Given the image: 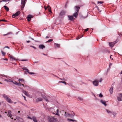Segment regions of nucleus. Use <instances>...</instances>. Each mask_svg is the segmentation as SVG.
Wrapping results in <instances>:
<instances>
[{"instance_id": "obj_1", "label": "nucleus", "mask_w": 122, "mask_h": 122, "mask_svg": "<svg viewBox=\"0 0 122 122\" xmlns=\"http://www.w3.org/2000/svg\"><path fill=\"white\" fill-rule=\"evenodd\" d=\"M48 121L49 122H57L58 120L54 117L50 116L48 117Z\"/></svg>"}, {"instance_id": "obj_2", "label": "nucleus", "mask_w": 122, "mask_h": 122, "mask_svg": "<svg viewBox=\"0 0 122 122\" xmlns=\"http://www.w3.org/2000/svg\"><path fill=\"white\" fill-rule=\"evenodd\" d=\"M3 96L4 99H5L6 101L9 103H12L13 102L11 99L7 97V96L4 94L3 95Z\"/></svg>"}, {"instance_id": "obj_3", "label": "nucleus", "mask_w": 122, "mask_h": 122, "mask_svg": "<svg viewBox=\"0 0 122 122\" xmlns=\"http://www.w3.org/2000/svg\"><path fill=\"white\" fill-rule=\"evenodd\" d=\"M107 112L109 114L111 117L112 116V114L113 115V117H115L117 114V113L115 112H112L109 110L106 109V110Z\"/></svg>"}, {"instance_id": "obj_4", "label": "nucleus", "mask_w": 122, "mask_h": 122, "mask_svg": "<svg viewBox=\"0 0 122 122\" xmlns=\"http://www.w3.org/2000/svg\"><path fill=\"white\" fill-rule=\"evenodd\" d=\"M41 96L47 102H49L50 101H51V100L50 99V97H46L45 95H43L42 94L41 95Z\"/></svg>"}, {"instance_id": "obj_5", "label": "nucleus", "mask_w": 122, "mask_h": 122, "mask_svg": "<svg viewBox=\"0 0 122 122\" xmlns=\"http://www.w3.org/2000/svg\"><path fill=\"white\" fill-rule=\"evenodd\" d=\"M117 99L119 101H122V93H119L117 97Z\"/></svg>"}, {"instance_id": "obj_6", "label": "nucleus", "mask_w": 122, "mask_h": 122, "mask_svg": "<svg viewBox=\"0 0 122 122\" xmlns=\"http://www.w3.org/2000/svg\"><path fill=\"white\" fill-rule=\"evenodd\" d=\"M26 0H22L21 1V4L22 5L21 6V10H22L24 7Z\"/></svg>"}, {"instance_id": "obj_7", "label": "nucleus", "mask_w": 122, "mask_h": 122, "mask_svg": "<svg viewBox=\"0 0 122 122\" xmlns=\"http://www.w3.org/2000/svg\"><path fill=\"white\" fill-rule=\"evenodd\" d=\"M117 41V40H116V41L112 42H109V44L110 46L112 47H113V46L118 41Z\"/></svg>"}, {"instance_id": "obj_8", "label": "nucleus", "mask_w": 122, "mask_h": 122, "mask_svg": "<svg viewBox=\"0 0 122 122\" xmlns=\"http://www.w3.org/2000/svg\"><path fill=\"white\" fill-rule=\"evenodd\" d=\"M93 83L94 85L96 86H97L98 85L99 82L98 81L95 80L93 81Z\"/></svg>"}, {"instance_id": "obj_9", "label": "nucleus", "mask_w": 122, "mask_h": 122, "mask_svg": "<svg viewBox=\"0 0 122 122\" xmlns=\"http://www.w3.org/2000/svg\"><path fill=\"white\" fill-rule=\"evenodd\" d=\"M32 15H28L27 17V20L28 21H30L31 20V18H33Z\"/></svg>"}, {"instance_id": "obj_10", "label": "nucleus", "mask_w": 122, "mask_h": 122, "mask_svg": "<svg viewBox=\"0 0 122 122\" xmlns=\"http://www.w3.org/2000/svg\"><path fill=\"white\" fill-rule=\"evenodd\" d=\"M20 14V11H18L14 14L13 15H12V17H13V16H14L15 17L17 16Z\"/></svg>"}, {"instance_id": "obj_11", "label": "nucleus", "mask_w": 122, "mask_h": 122, "mask_svg": "<svg viewBox=\"0 0 122 122\" xmlns=\"http://www.w3.org/2000/svg\"><path fill=\"white\" fill-rule=\"evenodd\" d=\"M100 102L102 104L104 105L105 106H106L107 105V104L106 103V102L104 100H101L100 101Z\"/></svg>"}, {"instance_id": "obj_12", "label": "nucleus", "mask_w": 122, "mask_h": 122, "mask_svg": "<svg viewBox=\"0 0 122 122\" xmlns=\"http://www.w3.org/2000/svg\"><path fill=\"white\" fill-rule=\"evenodd\" d=\"M75 10H76V12L78 13L79 9L80 8V7L79 6H75Z\"/></svg>"}, {"instance_id": "obj_13", "label": "nucleus", "mask_w": 122, "mask_h": 122, "mask_svg": "<svg viewBox=\"0 0 122 122\" xmlns=\"http://www.w3.org/2000/svg\"><path fill=\"white\" fill-rule=\"evenodd\" d=\"M43 100V98L41 97L38 98L36 99V102H38L42 101Z\"/></svg>"}, {"instance_id": "obj_14", "label": "nucleus", "mask_w": 122, "mask_h": 122, "mask_svg": "<svg viewBox=\"0 0 122 122\" xmlns=\"http://www.w3.org/2000/svg\"><path fill=\"white\" fill-rule=\"evenodd\" d=\"M45 46L43 45H39V47L40 49H43L44 48H45Z\"/></svg>"}, {"instance_id": "obj_15", "label": "nucleus", "mask_w": 122, "mask_h": 122, "mask_svg": "<svg viewBox=\"0 0 122 122\" xmlns=\"http://www.w3.org/2000/svg\"><path fill=\"white\" fill-rule=\"evenodd\" d=\"M68 17L69 18V20H73L74 19H73V16H71L69 15H68Z\"/></svg>"}, {"instance_id": "obj_16", "label": "nucleus", "mask_w": 122, "mask_h": 122, "mask_svg": "<svg viewBox=\"0 0 122 122\" xmlns=\"http://www.w3.org/2000/svg\"><path fill=\"white\" fill-rule=\"evenodd\" d=\"M70 115H71V114H69L67 113H66V112H65V116L66 117H71V116H70Z\"/></svg>"}, {"instance_id": "obj_17", "label": "nucleus", "mask_w": 122, "mask_h": 122, "mask_svg": "<svg viewBox=\"0 0 122 122\" xmlns=\"http://www.w3.org/2000/svg\"><path fill=\"white\" fill-rule=\"evenodd\" d=\"M65 11H62L60 13L59 15H60L61 16H63L65 14Z\"/></svg>"}, {"instance_id": "obj_18", "label": "nucleus", "mask_w": 122, "mask_h": 122, "mask_svg": "<svg viewBox=\"0 0 122 122\" xmlns=\"http://www.w3.org/2000/svg\"><path fill=\"white\" fill-rule=\"evenodd\" d=\"M11 112L10 111H9L8 112V114H7V116H8L9 117H11Z\"/></svg>"}, {"instance_id": "obj_19", "label": "nucleus", "mask_w": 122, "mask_h": 122, "mask_svg": "<svg viewBox=\"0 0 122 122\" xmlns=\"http://www.w3.org/2000/svg\"><path fill=\"white\" fill-rule=\"evenodd\" d=\"M47 8H48V10L49 12H50L51 13H52L51 8L50 7V6L49 5H48L47 7Z\"/></svg>"}, {"instance_id": "obj_20", "label": "nucleus", "mask_w": 122, "mask_h": 122, "mask_svg": "<svg viewBox=\"0 0 122 122\" xmlns=\"http://www.w3.org/2000/svg\"><path fill=\"white\" fill-rule=\"evenodd\" d=\"M113 87H112L109 89V91L111 94H112L113 93Z\"/></svg>"}, {"instance_id": "obj_21", "label": "nucleus", "mask_w": 122, "mask_h": 122, "mask_svg": "<svg viewBox=\"0 0 122 122\" xmlns=\"http://www.w3.org/2000/svg\"><path fill=\"white\" fill-rule=\"evenodd\" d=\"M32 119L34 122H37V121L36 119V117H32Z\"/></svg>"}, {"instance_id": "obj_22", "label": "nucleus", "mask_w": 122, "mask_h": 122, "mask_svg": "<svg viewBox=\"0 0 122 122\" xmlns=\"http://www.w3.org/2000/svg\"><path fill=\"white\" fill-rule=\"evenodd\" d=\"M4 7L5 9L7 11H8L9 10V9L6 6H4Z\"/></svg>"}, {"instance_id": "obj_23", "label": "nucleus", "mask_w": 122, "mask_h": 122, "mask_svg": "<svg viewBox=\"0 0 122 122\" xmlns=\"http://www.w3.org/2000/svg\"><path fill=\"white\" fill-rule=\"evenodd\" d=\"M78 13L76 12L75 13H74L73 14V16H74L76 18L77 16L78 15Z\"/></svg>"}, {"instance_id": "obj_24", "label": "nucleus", "mask_w": 122, "mask_h": 122, "mask_svg": "<svg viewBox=\"0 0 122 122\" xmlns=\"http://www.w3.org/2000/svg\"><path fill=\"white\" fill-rule=\"evenodd\" d=\"M22 92L24 93L26 95V96H28V94L27 93V92H26V91L24 90H23L22 91Z\"/></svg>"}, {"instance_id": "obj_25", "label": "nucleus", "mask_w": 122, "mask_h": 122, "mask_svg": "<svg viewBox=\"0 0 122 122\" xmlns=\"http://www.w3.org/2000/svg\"><path fill=\"white\" fill-rule=\"evenodd\" d=\"M67 119L69 121H73V122L75 121V122H77V121L75 120H74L72 119H71L68 118V119Z\"/></svg>"}, {"instance_id": "obj_26", "label": "nucleus", "mask_w": 122, "mask_h": 122, "mask_svg": "<svg viewBox=\"0 0 122 122\" xmlns=\"http://www.w3.org/2000/svg\"><path fill=\"white\" fill-rule=\"evenodd\" d=\"M72 112L73 113V114L72 113H71V114L70 116H71V117H73L75 115V113H74L72 111Z\"/></svg>"}, {"instance_id": "obj_27", "label": "nucleus", "mask_w": 122, "mask_h": 122, "mask_svg": "<svg viewBox=\"0 0 122 122\" xmlns=\"http://www.w3.org/2000/svg\"><path fill=\"white\" fill-rule=\"evenodd\" d=\"M18 81H22L23 82H24L25 81L23 79L20 78L19 79Z\"/></svg>"}, {"instance_id": "obj_28", "label": "nucleus", "mask_w": 122, "mask_h": 122, "mask_svg": "<svg viewBox=\"0 0 122 122\" xmlns=\"http://www.w3.org/2000/svg\"><path fill=\"white\" fill-rule=\"evenodd\" d=\"M54 44L55 45H56L57 47L58 48H59L60 47V45L59 44L55 43Z\"/></svg>"}, {"instance_id": "obj_29", "label": "nucleus", "mask_w": 122, "mask_h": 122, "mask_svg": "<svg viewBox=\"0 0 122 122\" xmlns=\"http://www.w3.org/2000/svg\"><path fill=\"white\" fill-rule=\"evenodd\" d=\"M78 99L81 101H82L83 100V99L81 97H78Z\"/></svg>"}, {"instance_id": "obj_30", "label": "nucleus", "mask_w": 122, "mask_h": 122, "mask_svg": "<svg viewBox=\"0 0 122 122\" xmlns=\"http://www.w3.org/2000/svg\"><path fill=\"white\" fill-rule=\"evenodd\" d=\"M10 58L11 59H13L14 60H16V59L14 57H13V56H12L11 55L10 56Z\"/></svg>"}, {"instance_id": "obj_31", "label": "nucleus", "mask_w": 122, "mask_h": 122, "mask_svg": "<svg viewBox=\"0 0 122 122\" xmlns=\"http://www.w3.org/2000/svg\"><path fill=\"white\" fill-rule=\"evenodd\" d=\"M12 82L15 85H16L17 84V82L16 81H13Z\"/></svg>"}, {"instance_id": "obj_32", "label": "nucleus", "mask_w": 122, "mask_h": 122, "mask_svg": "<svg viewBox=\"0 0 122 122\" xmlns=\"http://www.w3.org/2000/svg\"><path fill=\"white\" fill-rule=\"evenodd\" d=\"M53 40V39H50L48 41H47L46 42V43L47 42H50Z\"/></svg>"}, {"instance_id": "obj_33", "label": "nucleus", "mask_w": 122, "mask_h": 122, "mask_svg": "<svg viewBox=\"0 0 122 122\" xmlns=\"http://www.w3.org/2000/svg\"><path fill=\"white\" fill-rule=\"evenodd\" d=\"M12 34V33L11 32H9L8 33L6 34H4V36H6L7 35H9V34Z\"/></svg>"}, {"instance_id": "obj_34", "label": "nucleus", "mask_w": 122, "mask_h": 122, "mask_svg": "<svg viewBox=\"0 0 122 122\" xmlns=\"http://www.w3.org/2000/svg\"><path fill=\"white\" fill-rule=\"evenodd\" d=\"M16 85H18L19 86H22V84L21 83H17Z\"/></svg>"}, {"instance_id": "obj_35", "label": "nucleus", "mask_w": 122, "mask_h": 122, "mask_svg": "<svg viewBox=\"0 0 122 122\" xmlns=\"http://www.w3.org/2000/svg\"><path fill=\"white\" fill-rule=\"evenodd\" d=\"M1 53L2 54V55L4 56L5 55V52H3V51H1Z\"/></svg>"}, {"instance_id": "obj_36", "label": "nucleus", "mask_w": 122, "mask_h": 122, "mask_svg": "<svg viewBox=\"0 0 122 122\" xmlns=\"http://www.w3.org/2000/svg\"><path fill=\"white\" fill-rule=\"evenodd\" d=\"M28 73L30 75L35 74V73H34L33 72H29V71Z\"/></svg>"}, {"instance_id": "obj_37", "label": "nucleus", "mask_w": 122, "mask_h": 122, "mask_svg": "<svg viewBox=\"0 0 122 122\" xmlns=\"http://www.w3.org/2000/svg\"><path fill=\"white\" fill-rule=\"evenodd\" d=\"M59 82V83H64L65 85H66V82L64 81H60Z\"/></svg>"}, {"instance_id": "obj_38", "label": "nucleus", "mask_w": 122, "mask_h": 122, "mask_svg": "<svg viewBox=\"0 0 122 122\" xmlns=\"http://www.w3.org/2000/svg\"><path fill=\"white\" fill-rule=\"evenodd\" d=\"M99 96L100 97H103V95H102V94H101V93L99 95Z\"/></svg>"}, {"instance_id": "obj_39", "label": "nucleus", "mask_w": 122, "mask_h": 122, "mask_svg": "<svg viewBox=\"0 0 122 122\" xmlns=\"http://www.w3.org/2000/svg\"><path fill=\"white\" fill-rule=\"evenodd\" d=\"M30 47L33 48L34 49H36V47H35L34 46H30Z\"/></svg>"}, {"instance_id": "obj_40", "label": "nucleus", "mask_w": 122, "mask_h": 122, "mask_svg": "<svg viewBox=\"0 0 122 122\" xmlns=\"http://www.w3.org/2000/svg\"><path fill=\"white\" fill-rule=\"evenodd\" d=\"M110 68H108V69H107V73H106V75H107V72L108 71H109L110 69Z\"/></svg>"}, {"instance_id": "obj_41", "label": "nucleus", "mask_w": 122, "mask_h": 122, "mask_svg": "<svg viewBox=\"0 0 122 122\" xmlns=\"http://www.w3.org/2000/svg\"><path fill=\"white\" fill-rule=\"evenodd\" d=\"M103 2H102L101 1H98V4L99 3L101 4H102V3H103Z\"/></svg>"}, {"instance_id": "obj_42", "label": "nucleus", "mask_w": 122, "mask_h": 122, "mask_svg": "<svg viewBox=\"0 0 122 122\" xmlns=\"http://www.w3.org/2000/svg\"><path fill=\"white\" fill-rule=\"evenodd\" d=\"M13 81L11 80L10 79H8V82H12Z\"/></svg>"}, {"instance_id": "obj_43", "label": "nucleus", "mask_w": 122, "mask_h": 122, "mask_svg": "<svg viewBox=\"0 0 122 122\" xmlns=\"http://www.w3.org/2000/svg\"><path fill=\"white\" fill-rule=\"evenodd\" d=\"M1 76L3 77H7V76L4 75H0Z\"/></svg>"}, {"instance_id": "obj_44", "label": "nucleus", "mask_w": 122, "mask_h": 122, "mask_svg": "<svg viewBox=\"0 0 122 122\" xmlns=\"http://www.w3.org/2000/svg\"><path fill=\"white\" fill-rule=\"evenodd\" d=\"M55 115H57L58 116H59V114L58 112H56V113L55 114Z\"/></svg>"}, {"instance_id": "obj_45", "label": "nucleus", "mask_w": 122, "mask_h": 122, "mask_svg": "<svg viewBox=\"0 0 122 122\" xmlns=\"http://www.w3.org/2000/svg\"><path fill=\"white\" fill-rule=\"evenodd\" d=\"M22 69L23 70H25V69H26V68L25 67H23V68L22 67Z\"/></svg>"}, {"instance_id": "obj_46", "label": "nucleus", "mask_w": 122, "mask_h": 122, "mask_svg": "<svg viewBox=\"0 0 122 122\" xmlns=\"http://www.w3.org/2000/svg\"><path fill=\"white\" fill-rule=\"evenodd\" d=\"M0 21H5V22H6L7 21L5 20H1Z\"/></svg>"}, {"instance_id": "obj_47", "label": "nucleus", "mask_w": 122, "mask_h": 122, "mask_svg": "<svg viewBox=\"0 0 122 122\" xmlns=\"http://www.w3.org/2000/svg\"><path fill=\"white\" fill-rule=\"evenodd\" d=\"M22 61H28V60L27 59H25V60H21Z\"/></svg>"}, {"instance_id": "obj_48", "label": "nucleus", "mask_w": 122, "mask_h": 122, "mask_svg": "<svg viewBox=\"0 0 122 122\" xmlns=\"http://www.w3.org/2000/svg\"><path fill=\"white\" fill-rule=\"evenodd\" d=\"M25 70L27 72H28L29 71V70L28 69H26Z\"/></svg>"}, {"instance_id": "obj_49", "label": "nucleus", "mask_w": 122, "mask_h": 122, "mask_svg": "<svg viewBox=\"0 0 122 122\" xmlns=\"http://www.w3.org/2000/svg\"><path fill=\"white\" fill-rule=\"evenodd\" d=\"M27 118H28L30 119H32V118H31V117H28Z\"/></svg>"}, {"instance_id": "obj_50", "label": "nucleus", "mask_w": 122, "mask_h": 122, "mask_svg": "<svg viewBox=\"0 0 122 122\" xmlns=\"http://www.w3.org/2000/svg\"><path fill=\"white\" fill-rule=\"evenodd\" d=\"M3 59V60H6V61L8 60V59L6 58H5V59L3 58V59Z\"/></svg>"}, {"instance_id": "obj_51", "label": "nucleus", "mask_w": 122, "mask_h": 122, "mask_svg": "<svg viewBox=\"0 0 122 122\" xmlns=\"http://www.w3.org/2000/svg\"><path fill=\"white\" fill-rule=\"evenodd\" d=\"M88 30V28H87L86 29H85V31H87Z\"/></svg>"}, {"instance_id": "obj_52", "label": "nucleus", "mask_w": 122, "mask_h": 122, "mask_svg": "<svg viewBox=\"0 0 122 122\" xmlns=\"http://www.w3.org/2000/svg\"><path fill=\"white\" fill-rule=\"evenodd\" d=\"M102 78H101L99 81V82H102Z\"/></svg>"}, {"instance_id": "obj_53", "label": "nucleus", "mask_w": 122, "mask_h": 122, "mask_svg": "<svg viewBox=\"0 0 122 122\" xmlns=\"http://www.w3.org/2000/svg\"><path fill=\"white\" fill-rule=\"evenodd\" d=\"M4 80L5 81L7 82H8V79H5Z\"/></svg>"}, {"instance_id": "obj_54", "label": "nucleus", "mask_w": 122, "mask_h": 122, "mask_svg": "<svg viewBox=\"0 0 122 122\" xmlns=\"http://www.w3.org/2000/svg\"><path fill=\"white\" fill-rule=\"evenodd\" d=\"M22 96H23V97L24 98V99H25V100H26V97H25V96H23V95H22Z\"/></svg>"}, {"instance_id": "obj_55", "label": "nucleus", "mask_w": 122, "mask_h": 122, "mask_svg": "<svg viewBox=\"0 0 122 122\" xmlns=\"http://www.w3.org/2000/svg\"><path fill=\"white\" fill-rule=\"evenodd\" d=\"M8 48V49H9V47L8 46H5V47L4 48Z\"/></svg>"}, {"instance_id": "obj_56", "label": "nucleus", "mask_w": 122, "mask_h": 122, "mask_svg": "<svg viewBox=\"0 0 122 122\" xmlns=\"http://www.w3.org/2000/svg\"><path fill=\"white\" fill-rule=\"evenodd\" d=\"M29 38H30V39H31L32 40H34V39L33 38H31L30 37H29Z\"/></svg>"}, {"instance_id": "obj_57", "label": "nucleus", "mask_w": 122, "mask_h": 122, "mask_svg": "<svg viewBox=\"0 0 122 122\" xmlns=\"http://www.w3.org/2000/svg\"><path fill=\"white\" fill-rule=\"evenodd\" d=\"M112 65V63H110V65H109V67H110V66L111 65Z\"/></svg>"}, {"instance_id": "obj_58", "label": "nucleus", "mask_w": 122, "mask_h": 122, "mask_svg": "<svg viewBox=\"0 0 122 122\" xmlns=\"http://www.w3.org/2000/svg\"><path fill=\"white\" fill-rule=\"evenodd\" d=\"M7 1V0H3L2 1H3L6 2Z\"/></svg>"}, {"instance_id": "obj_59", "label": "nucleus", "mask_w": 122, "mask_h": 122, "mask_svg": "<svg viewBox=\"0 0 122 122\" xmlns=\"http://www.w3.org/2000/svg\"><path fill=\"white\" fill-rule=\"evenodd\" d=\"M44 8L45 10L47 9V7L46 8L45 6H44Z\"/></svg>"}, {"instance_id": "obj_60", "label": "nucleus", "mask_w": 122, "mask_h": 122, "mask_svg": "<svg viewBox=\"0 0 122 122\" xmlns=\"http://www.w3.org/2000/svg\"><path fill=\"white\" fill-rule=\"evenodd\" d=\"M56 112H59V110L58 109H57L56 111Z\"/></svg>"}, {"instance_id": "obj_61", "label": "nucleus", "mask_w": 122, "mask_h": 122, "mask_svg": "<svg viewBox=\"0 0 122 122\" xmlns=\"http://www.w3.org/2000/svg\"><path fill=\"white\" fill-rule=\"evenodd\" d=\"M96 7H97V9L98 10H99V8L98 6H96Z\"/></svg>"}, {"instance_id": "obj_62", "label": "nucleus", "mask_w": 122, "mask_h": 122, "mask_svg": "<svg viewBox=\"0 0 122 122\" xmlns=\"http://www.w3.org/2000/svg\"><path fill=\"white\" fill-rule=\"evenodd\" d=\"M26 42L27 43H29L30 42V41H27Z\"/></svg>"}, {"instance_id": "obj_63", "label": "nucleus", "mask_w": 122, "mask_h": 122, "mask_svg": "<svg viewBox=\"0 0 122 122\" xmlns=\"http://www.w3.org/2000/svg\"><path fill=\"white\" fill-rule=\"evenodd\" d=\"M120 74H122V71H121L120 73Z\"/></svg>"}, {"instance_id": "obj_64", "label": "nucleus", "mask_w": 122, "mask_h": 122, "mask_svg": "<svg viewBox=\"0 0 122 122\" xmlns=\"http://www.w3.org/2000/svg\"><path fill=\"white\" fill-rule=\"evenodd\" d=\"M95 99L96 100H98L97 99L96 97H95Z\"/></svg>"}]
</instances>
